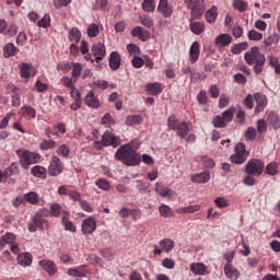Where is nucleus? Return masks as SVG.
I'll list each match as a JSON object with an SVG mask.
<instances>
[{
	"instance_id": "e2e57ef3",
	"label": "nucleus",
	"mask_w": 280,
	"mask_h": 280,
	"mask_svg": "<svg viewBox=\"0 0 280 280\" xmlns=\"http://www.w3.org/2000/svg\"><path fill=\"white\" fill-rule=\"evenodd\" d=\"M159 211L160 215L163 218H170L172 215V208H170L167 205L160 206Z\"/></svg>"
},
{
	"instance_id": "cd10ccee",
	"label": "nucleus",
	"mask_w": 280,
	"mask_h": 280,
	"mask_svg": "<svg viewBox=\"0 0 280 280\" xmlns=\"http://www.w3.org/2000/svg\"><path fill=\"white\" fill-rule=\"evenodd\" d=\"M175 131H177V136L179 137V139H185V137L189 135V125H187V122L185 121H182L178 124Z\"/></svg>"
},
{
	"instance_id": "1a4fd4ad",
	"label": "nucleus",
	"mask_w": 280,
	"mask_h": 280,
	"mask_svg": "<svg viewBox=\"0 0 280 280\" xmlns=\"http://www.w3.org/2000/svg\"><path fill=\"white\" fill-rule=\"evenodd\" d=\"M254 100L256 102L255 113H264L268 106V97L264 93H255Z\"/></svg>"
},
{
	"instance_id": "58836bf2",
	"label": "nucleus",
	"mask_w": 280,
	"mask_h": 280,
	"mask_svg": "<svg viewBox=\"0 0 280 280\" xmlns=\"http://www.w3.org/2000/svg\"><path fill=\"white\" fill-rule=\"evenodd\" d=\"M265 174H267L268 176H277L279 174V164H277L276 162L267 164L265 168Z\"/></svg>"
},
{
	"instance_id": "c9c22d12",
	"label": "nucleus",
	"mask_w": 280,
	"mask_h": 280,
	"mask_svg": "<svg viewBox=\"0 0 280 280\" xmlns=\"http://www.w3.org/2000/svg\"><path fill=\"white\" fill-rule=\"evenodd\" d=\"M196 211H200V205L187 206L177 209V213L182 215H187V213H196Z\"/></svg>"
},
{
	"instance_id": "f704fd0d",
	"label": "nucleus",
	"mask_w": 280,
	"mask_h": 280,
	"mask_svg": "<svg viewBox=\"0 0 280 280\" xmlns=\"http://www.w3.org/2000/svg\"><path fill=\"white\" fill-rule=\"evenodd\" d=\"M189 27L192 34H196L197 36H200V34L205 32V23L202 22H190Z\"/></svg>"
},
{
	"instance_id": "09e8293b",
	"label": "nucleus",
	"mask_w": 280,
	"mask_h": 280,
	"mask_svg": "<svg viewBox=\"0 0 280 280\" xmlns=\"http://www.w3.org/2000/svg\"><path fill=\"white\" fill-rule=\"evenodd\" d=\"M142 10L144 12H154L156 10V5L154 4V0H143L142 2Z\"/></svg>"
},
{
	"instance_id": "e433bc0d",
	"label": "nucleus",
	"mask_w": 280,
	"mask_h": 280,
	"mask_svg": "<svg viewBox=\"0 0 280 280\" xmlns=\"http://www.w3.org/2000/svg\"><path fill=\"white\" fill-rule=\"evenodd\" d=\"M143 121L141 115H129L125 121L126 126H139Z\"/></svg>"
},
{
	"instance_id": "4c0bfd02",
	"label": "nucleus",
	"mask_w": 280,
	"mask_h": 280,
	"mask_svg": "<svg viewBox=\"0 0 280 280\" xmlns=\"http://www.w3.org/2000/svg\"><path fill=\"white\" fill-rule=\"evenodd\" d=\"M71 69H72V79L74 80V82H78V78H80V75H82V63L80 62H74L71 63Z\"/></svg>"
},
{
	"instance_id": "603ef678",
	"label": "nucleus",
	"mask_w": 280,
	"mask_h": 280,
	"mask_svg": "<svg viewBox=\"0 0 280 280\" xmlns=\"http://www.w3.org/2000/svg\"><path fill=\"white\" fill-rule=\"evenodd\" d=\"M100 34V25L93 23L88 26V36L95 38Z\"/></svg>"
},
{
	"instance_id": "774afa93",
	"label": "nucleus",
	"mask_w": 280,
	"mask_h": 280,
	"mask_svg": "<svg viewBox=\"0 0 280 280\" xmlns=\"http://www.w3.org/2000/svg\"><path fill=\"white\" fill-rule=\"evenodd\" d=\"M214 128H226V122L224 118L221 116H215L212 121Z\"/></svg>"
},
{
	"instance_id": "7c9ffc66",
	"label": "nucleus",
	"mask_w": 280,
	"mask_h": 280,
	"mask_svg": "<svg viewBox=\"0 0 280 280\" xmlns=\"http://www.w3.org/2000/svg\"><path fill=\"white\" fill-rule=\"evenodd\" d=\"M190 270L194 275L202 276L207 272V267L202 262H194L190 265Z\"/></svg>"
},
{
	"instance_id": "052dcab7",
	"label": "nucleus",
	"mask_w": 280,
	"mask_h": 280,
	"mask_svg": "<svg viewBox=\"0 0 280 280\" xmlns=\"http://www.w3.org/2000/svg\"><path fill=\"white\" fill-rule=\"evenodd\" d=\"M247 38L248 40H261L264 38V34L255 30H250L247 34Z\"/></svg>"
},
{
	"instance_id": "69168bd1",
	"label": "nucleus",
	"mask_w": 280,
	"mask_h": 280,
	"mask_svg": "<svg viewBox=\"0 0 280 280\" xmlns=\"http://www.w3.org/2000/svg\"><path fill=\"white\" fill-rule=\"evenodd\" d=\"M140 23L144 27H152L154 25V20L150 18V15L140 16Z\"/></svg>"
},
{
	"instance_id": "c85d7f7f",
	"label": "nucleus",
	"mask_w": 280,
	"mask_h": 280,
	"mask_svg": "<svg viewBox=\"0 0 280 280\" xmlns=\"http://www.w3.org/2000/svg\"><path fill=\"white\" fill-rule=\"evenodd\" d=\"M131 35L140 40H148V32L142 26H137L131 31Z\"/></svg>"
},
{
	"instance_id": "39448f33",
	"label": "nucleus",
	"mask_w": 280,
	"mask_h": 280,
	"mask_svg": "<svg viewBox=\"0 0 280 280\" xmlns=\"http://www.w3.org/2000/svg\"><path fill=\"white\" fill-rule=\"evenodd\" d=\"M266 170V164L259 159H250L245 164V174L261 176Z\"/></svg>"
},
{
	"instance_id": "bf43d9fd",
	"label": "nucleus",
	"mask_w": 280,
	"mask_h": 280,
	"mask_svg": "<svg viewBox=\"0 0 280 280\" xmlns=\"http://www.w3.org/2000/svg\"><path fill=\"white\" fill-rule=\"evenodd\" d=\"M214 205L218 207V209H226V207H229V200H226L224 197H217L214 199Z\"/></svg>"
},
{
	"instance_id": "0eeeda50",
	"label": "nucleus",
	"mask_w": 280,
	"mask_h": 280,
	"mask_svg": "<svg viewBox=\"0 0 280 280\" xmlns=\"http://www.w3.org/2000/svg\"><path fill=\"white\" fill-rule=\"evenodd\" d=\"M48 174L49 176H60L62 174V162L58 155H52L49 166H48Z\"/></svg>"
},
{
	"instance_id": "13d9d810",
	"label": "nucleus",
	"mask_w": 280,
	"mask_h": 280,
	"mask_svg": "<svg viewBox=\"0 0 280 280\" xmlns=\"http://www.w3.org/2000/svg\"><path fill=\"white\" fill-rule=\"evenodd\" d=\"M243 104H244L245 108H248L249 110H252V108L255 106V96H253V94H248L243 100Z\"/></svg>"
},
{
	"instance_id": "f8f14e48",
	"label": "nucleus",
	"mask_w": 280,
	"mask_h": 280,
	"mask_svg": "<svg viewBox=\"0 0 280 280\" xmlns=\"http://www.w3.org/2000/svg\"><path fill=\"white\" fill-rule=\"evenodd\" d=\"M158 11L161 12L165 19H170L174 13V7H172L167 0H160Z\"/></svg>"
},
{
	"instance_id": "412c9836",
	"label": "nucleus",
	"mask_w": 280,
	"mask_h": 280,
	"mask_svg": "<svg viewBox=\"0 0 280 280\" xmlns=\"http://www.w3.org/2000/svg\"><path fill=\"white\" fill-rule=\"evenodd\" d=\"M16 242V236L12 232H7L0 237V246L3 248L5 244L9 246L13 245Z\"/></svg>"
},
{
	"instance_id": "a211bd4d",
	"label": "nucleus",
	"mask_w": 280,
	"mask_h": 280,
	"mask_svg": "<svg viewBox=\"0 0 280 280\" xmlns=\"http://www.w3.org/2000/svg\"><path fill=\"white\" fill-rule=\"evenodd\" d=\"M190 62L194 65L198 62V58H200V44L198 42H194L189 49Z\"/></svg>"
},
{
	"instance_id": "aec40b11",
	"label": "nucleus",
	"mask_w": 280,
	"mask_h": 280,
	"mask_svg": "<svg viewBox=\"0 0 280 280\" xmlns=\"http://www.w3.org/2000/svg\"><path fill=\"white\" fill-rule=\"evenodd\" d=\"M233 42V37L230 34H221L215 38V45L217 47H226L228 45H231Z\"/></svg>"
},
{
	"instance_id": "6ab92c4d",
	"label": "nucleus",
	"mask_w": 280,
	"mask_h": 280,
	"mask_svg": "<svg viewBox=\"0 0 280 280\" xmlns=\"http://www.w3.org/2000/svg\"><path fill=\"white\" fill-rule=\"evenodd\" d=\"M190 179H191V183H198V184L209 183V180L211 179V174H209V172L197 173V174H194L190 177Z\"/></svg>"
},
{
	"instance_id": "9d476101",
	"label": "nucleus",
	"mask_w": 280,
	"mask_h": 280,
	"mask_svg": "<svg viewBox=\"0 0 280 280\" xmlns=\"http://www.w3.org/2000/svg\"><path fill=\"white\" fill-rule=\"evenodd\" d=\"M91 51L95 62H102L106 56V46L103 43H96L92 46Z\"/></svg>"
},
{
	"instance_id": "f03ea898",
	"label": "nucleus",
	"mask_w": 280,
	"mask_h": 280,
	"mask_svg": "<svg viewBox=\"0 0 280 280\" xmlns=\"http://www.w3.org/2000/svg\"><path fill=\"white\" fill-rule=\"evenodd\" d=\"M117 161H122L125 165L133 166L141 163V155L138 154L130 144L121 145L115 153Z\"/></svg>"
},
{
	"instance_id": "680f3d73",
	"label": "nucleus",
	"mask_w": 280,
	"mask_h": 280,
	"mask_svg": "<svg viewBox=\"0 0 280 280\" xmlns=\"http://www.w3.org/2000/svg\"><path fill=\"white\" fill-rule=\"evenodd\" d=\"M38 27H49L51 25V18L49 14H45L42 20L37 22Z\"/></svg>"
},
{
	"instance_id": "f3484780",
	"label": "nucleus",
	"mask_w": 280,
	"mask_h": 280,
	"mask_svg": "<svg viewBox=\"0 0 280 280\" xmlns=\"http://www.w3.org/2000/svg\"><path fill=\"white\" fill-rule=\"evenodd\" d=\"M224 275L228 279L238 280L240 279V270L233 267L231 264H226L224 266Z\"/></svg>"
},
{
	"instance_id": "6e6552de",
	"label": "nucleus",
	"mask_w": 280,
	"mask_h": 280,
	"mask_svg": "<svg viewBox=\"0 0 280 280\" xmlns=\"http://www.w3.org/2000/svg\"><path fill=\"white\" fill-rule=\"evenodd\" d=\"M102 143L105 148L113 145V148H119L121 145V138L116 137L114 132L105 131L102 137Z\"/></svg>"
},
{
	"instance_id": "79ce46f5",
	"label": "nucleus",
	"mask_w": 280,
	"mask_h": 280,
	"mask_svg": "<svg viewBox=\"0 0 280 280\" xmlns=\"http://www.w3.org/2000/svg\"><path fill=\"white\" fill-rule=\"evenodd\" d=\"M279 40H280L279 35L272 34L264 39V45H265L266 49H268V47H272V45H277L279 43Z\"/></svg>"
},
{
	"instance_id": "a19ab883",
	"label": "nucleus",
	"mask_w": 280,
	"mask_h": 280,
	"mask_svg": "<svg viewBox=\"0 0 280 280\" xmlns=\"http://www.w3.org/2000/svg\"><path fill=\"white\" fill-rule=\"evenodd\" d=\"M160 246L164 253H171V250L174 248V241L172 238H164L160 241Z\"/></svg>"
},
{
	"instance_id": "9b49d317",
	"label": "nucleus",
	"mask_w": 280,
	"mask_h": 280,
	"mask_svg": "<svg viewBox=\"0 0 280 280\" xmlns=\"http://www.w3.org/2000/svg\"><path fill=\"white\" fill-rule=\"evenodd\" d=\"M96 229H97V222L93 217L85 219L82 223L83 235L94 233Z\"/></svg>"
},
{
	"instance_id": "de8ad7c7",
	"label": "nucleus",
	"mask_w": 280,
	"mask_h": 280,
	"mask_svg": "<svg viewBox=\"0 0 280 280\" xmlns=\"http://www.w3.org/2000/svg\"><path fill=\"white\" fill-rule=\"evenodd\" d=\"M246 49H248V43L243 42V43L233 45L231 51L234 55H238L242 51H246Z\"/></svg>"
},
{
	"instance_id": "4be33fe9",
	"label": "nucleus",
	"mask_w": 280,
	"mask_h": 280,
	"mask_svg": "<svg viewBox=\"0 0 280 280\" xmlns=\"http://www.w3.org/2000/svg\"><path fill=\"white\" fill-rule=\"evenodd\" d=\"M31 174L36 178H42L43 180H45V178H47V168L40 165H35L32 167Z\"/></svg>"
},
{
	"instance_id": "4468645a",
	"label": "nucleus",
	"mask_w": 280,
	"mask_h": 280,
	"mask_svg": "<svg viewBox=\"0 0 280 280\" xmlns=\"http://www.w3.org/2000/svg\"><path fill=\"white\" fill-rule=\"evenodd\" d=\"M121 67V55L117 51H112L109 55V69L117 71Z\"/></svg>"
},
{
	"instance_id": "6e6d98bb",
	"label": "nucleus",
	"mask_w": 280,
	"mask_h": 280,
	"mask_svg": "<svg viewBox=\"0 0 280 280\" xmlns=\"http://www.w3.org/2000/svg\"><path fill=\"white\" fill-rule=\"evenodd\" d=\"M57 143L54 140H43L39 144L40 150H54Z\"/></svg>"
},
{
	"instance_id": "a18cd8bd",
	"label": "nucleus",
	"mask_w": 280,
	"mask_h": 280,
	"mask_svg": "<svg viewBox=\"0 0 280 280\" xmlns=\"http://www.w3.org/2000/svg\"><path fill=\"white\" fill-rule=\"evenodd\" d=\"M32 73L34 74V68L32 65L23 63L21 66V78L27 79L32 75Z\"/></svg>"
},
{
	"instance_id": "c756f323",
	"label": "nucleus",
	"mask_w": 280,
	"mask_h": 280,
	"mask_svg": "<svg viewBox=\"0 0 280 280\" xmlns=\"http://www.w3.org/2000/svg\"><path fill=\"white\" fill-rule=\"evenodd\" d=\"M61 222H62L66 231H70L71 233H75V225H73V222L69 221V212L63 211V217L61 219Z\"/></svg>"
},
{
	"instance_id": "5701e85b",
	"label": "nucleus",
	"mask_w": 280,
	"mask_h": 280,
	"mask_svg": "<svg viewBox=\"0 0 280 280\" xmlns=\"http://www.w3.org/2000/svg\"><path fill=\"white\" fill-rule=\"evenodd\" d=\"M16 54H19V48L14 44L9 43L3 47L4 58H12L16 56Z\"/></svg>"
},
{
	"instance_id": "8fccbe9b",
	"label": "nucleus",
	"mask_w": 280,
	"mask_h": 280,
	"mask_svg": "<svg viewBox=\"0 0 280 280\" xmlns=\"http://www.w3.org/2000/svg\"><path fill=\"white\" fill-rule=\"evenodd\" d=\"M246 156L242 155L240 153H235L233 155L230 156V160L232 163H234V165H242L243 163H246Z\"/></svg>"
},
{
	"instance_id": "423d86ee",
	"label": "nucleus",
	"mask_w": 280,
	"mask_h": 280,
	"mask_svg": "<svg viewBox=\"0 0 280 280\" xmlns=\"http://www.w3.org/2000/svg\"><path fill=\"white\" fill-rule=\"evenodd\" d=\"M185 3L188 10H190V14L194 19H200V16L205 14V1L201 0L200 2L199 0H185Z\"/></svg>"
},
{
	"instance_id": "b1692460",
	"label": "nucleus",
	"mask_w": 280,
	"mask_h": 280,
	"mask_svg": "<svg viewBox=\"0 0 280 280\" xmlns=\"http://www.w3.org/2000/svg\"><path fill=\"white\" fill-rule=\"evenodd\" d=\"M21 115L25 117V119H36V109L30 105H24L21 108Z\"/></svg>"
},
{
	"instance_id": "ea45409f",
	"label": "nucleus",
	"mask_w": 280,
	"mask_h": 280,
	"mask_svg": "<svg viewBox=\"0 0 280 280\" xmlns=\"http://www.w3.org/2000/svg\"><path fill=\"white\" fill-rule=\"evenodd\" d=\"M206 21L207 23H214L218 19V7H212L206 12Z\"/></svg>"
},
{
	"instance_id": "338daca9",
	"label": "nucleus",
	"mask_w": 280,
	"mask_h": 280,
	"mask_svg": "<svg viewBox=\"0 0 280 280\" xmlns=\"http://www.w3.org/2000/svg\"><path fill=\"white\" fill-rule=\"evenodd\" d=\"M235 153L248 159V151H246V145L244 143H237L235 145Z\"/></svg>"
},
{
	"instance_id": "473e14b6",
	"label": "nucleus",
	"mask_w": 280,
	"mask_h": 280,
	"mask_svg": "<svg viewBox=\"0 0 280 280\" xmlns=\"http://www.w3.org/2000/svg\"><path fill=\"white\" fill-rule=\"evenodd\" d=\"M267 121H269L270 126H272L273 130H279L280 128V119L279 115L276 113H269V116L267 118Z\"/></svg>"
},
{
	"instance_id": "5fc2aeb1",
	"label": "nucleus",
	"mask_w": 280,
	"mask_h": 280,
	"mask_svg": "<svg viewBox=\"0 0 280 280\" xmlns=\"http://www.w3.org/2000/svg\"><path fill=\"white\" fill-rule=\"evenodd\" d=\"M95 185L96 187H98V189H102L103 191H108V189H110V183L108 182V179L105 178L96 180Z\"/></svg>"
},
{
	"instance_id": "864d4df0",
	"label": "nucleus",
	"mask_w": 280,
	"mask_h": 280,
	"mask_svg": "<svg viewBox=\"0 0 280 280\" xmlns=\"http://www.w3.org/2000/svg\"><path fill=\"white\" fill-rule=\"evenodd\" d=\"M127 51L133 58L137 57V56H141V49L136 44L127 45Z\"/></svg>"
},
{
	"instance_id": "72a5a7b5",
	"label": "nucleus",
	"mask_w": 280,
	"mask_h": 280,
	"mask_svg": "<svg viewBox=\"0 0 280 280\" xmlns=\"http://www.w3.org/2000/svg\"><path fill=\"white\" fill-rule=\"evenodd\" d=\"M147 91L151 93V95H159L163 92V85L161 83H149L147 84Z\"/></svg>"
},
{
	"instance_id": "f257e3e1",
	"label": "nucleus",
	"mask_w": 280,
	"mask_h": 280,
	"mask_svg": "<svg viewBox=\"0 0 280 280\" xmlns=\"http://www.w3.org/2000/svg\"><path fill=\"white\" fill-rule=\"evenodd\" d=\"M244 60L246 65H249V67H253L254 73L256 75H259L261 71H264V67L266 65V56L264 54L259 52V48L254 46L245 52Z\"/></svg>"
},
{
	"instance_id": "dca6fc26",
	"label": "nucleus",
	"mask_w": 280,
	"mask_h": 280,
	"mask_svg": "<svg viewBox=\"0 0 280 280\" xmlns=\"http://www.w3.org/2000/svg\"><path fill=\"white\" fill-rule=\"evenodd\" d=\"M39 266L40 268H43V270H45L48 275H50V277H52V275H56V272H58V268L56 267L55 261L40 260Z\"/></svg>"
},
{
	"instance_id": "393cba45",
	"label": "nucleus",
	"mask_w": 280,
	"mask_h": 280,
	"mask_svg": "<svg viewBox=\"0 0 280 280\" xmlns=\"http://www.w3.org/2000/svg\"><path fill=\"white\" fill-rule=\"evenodd\" d=\"M24 201L28 202V205H38L40 202V195L36 191H30L24 194Z\"/></svg>"
},
{
	"instance_id": "7ed1b4c3",
	"label": "nucleus",
	"mask_w": 280,
	"mask_h": 280,
	"mask_svg": "<svg viewBox=\"0 0 280 280\" xmlns=\"http://www.w3.org/2000/svg\"><path fill=\"white\" fill-rule=\"evenodd\" d=\"M49 210L48 209H39L34 217L32 218V222L27 223L30 233H36V231H43L49 226V221L45 218H48Z\"/></svg>"
},
{
	"instance_id": "2eb2a0df",
	"label": "nucleus",
	"mask_w": 280,
	"mask_h": 280,
	"mask_svg": "<svg viewBox=\"0 0 280 280\" xmlns=\"http://www.w3.org/2000/svg\"><path fill=\"white\" fill-rule=\"evenodd\" d=\"M84 104L85 106H89V108H100V100L95 96V92H88L84 98Z\"/></svg>"
},
{
	"instance_id": "4d7b16f0",
	"label": "nucleus",
	"mask_w": 280,
	"mask_h": 280,
	"mask_svg": "<svg viewBox=\"0 0 280 280\" xmlns=\"http://www.w3.org/2000/svg\"><path fill=\"white\" fill-rule=\"evenodd\" d=\"M254 175L247 174L243 177V185L246 187H255L257 185V180H255Z\"/></svg>"
},
{
	"instance_id": "37998d69",
	"label": "nucleus",
	"mask_w": 280,
	"mask_h": 280,
	"mask_svg": "<svg viewBox=\"0 0 280 280\" xmlns=\"http://www.w3.org/2000/svg\"><path fill=\"white\" fill-rule=\"evenodd\" d=\"M14 94L11 96V106L19 108L21 106V93L18 88L13 89Z\"/></svg>"
},
{
	"instance_id": "a878e982",
	"label": "nucleus",
	"mask_w": 280,
	"mask_h": 280,
	"mask_svg": "<svg viewBox=\"0 0 280 280\" xmlns=\"http://www.w3.org/2000/svg\"><path fill=\"white\" fill-rule=\"evenodd\" d=\"M18 264L26 268V266H32V254L22 253L18 256Z\"/></svg>"
},
{
	"instance_id": "20e7f679",
	"label": "nucleus",
	"mask_w": 280,
	"mask_h": 280,
	"mask_svg": "<svg viewBox=\"0 0 280 280\" xmlns=\"http://www.w3.org/2000/svg\"><path fill=\"white\" fill-rule=\"evenodd\" d=\"M15 154L19 158L22 170H30L31 165L40 163V153L27 151L26 149H18L15 150Z\"/></svg>"
},
{
	"instance_id": "3c124183",
	"label": "nucleus",
	"mask_w": 280,
	"mask_h": 280,
	"mask_svg": "<svg viewBox=\"0 0 280 280\" xmlns=\"http://www.w3.org/2000/svg\"><path fill=\"white\" fill-rule=\"evenodd\" d=\"M233 9L238 10V12H246V10H248V3L244 2L243 0H234Z\"/></svg>"
},
{
	"instance_id": "2f4dec72",
	"label": "nucleus",
	"mask_w": 280,
	"mask_h": 280,
	"mask_svg": "<svg viewBox=\"0 0 280 280\" xmlns=\"http://www.w3.org/2000/svg\"><path fill=\"white\" fill-rule=\"evenodd\" d=\"M65 209H62V206H60V203H52L50 206V215H52V218H60V214L62 213V218H65Z\"/></svg>"
},
{
	"instance_id": "49530a36",
	"label": "nucleus",
	"mask_w": 280,
	"mask_h": 280,
	"mask_svg": "<svg viewBox=\"0 0 280 280\" xmlns=\"http://www.w3.org/2000/svg\"><path fill=\"white\" fill-rule=\"evenodd\" d=\"M170 191L172 190L170 188L163 187V184H155V194H159V196H161L162 198H167V196H170Z\"/></svg>"
},
{
	"instance_id": "c03bdc74",
	"label": "nucleus",
	"mask_w": 280,
	"mask_h": 280,
	"mask_svg": "<svg viewBox=\"0 0 280 280\" xmlns=\"http://www.w3.org/2000/svg\"><path fill=\"white\" fill-rule=\"evenodd\" d=\"M56 154L58 156H62L63 159H69V154H71V149H69V145L61 144L57 148Z\"/></svg>"
},
{
	"instance_id": "ddd939ff",
	"label": "nucleus",
	"mask_w": 280,
	"mask_h": 280,
	"mask_svg": "<svg viewBox=\"0 0 280 280\" xmlns=\"http://www.w3.org/2000/svg\"><path fill=\"white\" fill-rule=\"evenodd\" d=\"M67 275H69V277H75L77 279H82L86 277V275H89V269L86 268V266L69 268L67 270Z\"/></svg>"
},
{
	"instance_id": "bb28decb",
	"label": "nucleus",
	"mask_w": 280,
	"mask_h": 280,
	"mask_svg": "<svg viewBox=\"0 0 280 280\" xmlns=\"http://www.w3.org/2000/svg\"><path fill=\"white\" fill-rule=\"evenodd\" d=\"M68 39L70 40V43H80V40L82 39V32H80V28L72 27L69 31Z\"/></svg>"
},
{
	"instance_id": "0e129e2a",
	"label": "nucleus",
	"mask_w": 280,
	"mask_h": 280,
	"mask_svg": "<svg viewBox=\"0 0 280 280\" xmlns=\"http://www.w3.org/2000/svg\"><path fill=\"white\" fill-rule=\"evenodd\" d=\"M180 122L176 119V116H171L167 119V126L170 130L176 131Z\"/></svg>"
}]
</instances>
